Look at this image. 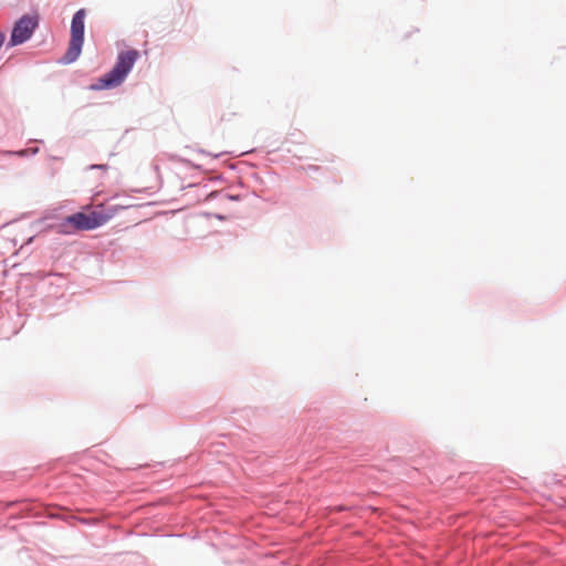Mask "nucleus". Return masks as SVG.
<instances>
[{
  "instance_id": "obj_3",
  "label": "nucleus",
  "mask_w": 566,
  "mask_h": 566,
  "mask_svg": "<svg viewBox=\"0 0 566 566\" xmlns=\"http://www.w3.org/2000/svg\"><path fill=\"white\" fill-rule=\"evenodd\" d=\"M36 27V17L23 15L20 18L12 29L9 45L15 46L29 40Z\"/></svg>"
},
{
  "instance_id": "obj_1",
  "label": "nucleus",
  "mask_w": 566,
  "mask_h": 566,
  "mask_svg": "<svg viewBox=\"0 0 566 566\" xmlns=\"http://www.w3.org/2000/svg\"><path fill=\"white\" fill-rule=\"evenodd\" d=\"M139 53L137 50H127L120 52L113 69L98 78L97 83L92 86L94 90H106L117 87L123 83L127 74L133 69Z\"/></svg>"
},
{
  "instance_id": "obj_6",
  "label": "nucleus",
  "mask_w": 566,
  "mask_h": 566,
  "mask_svg": "<svg viewBox=\"0 0 566 566\" xmlns=\"http://www.w3.org/2000/svg\"><path fill=\"white\" fill-rule=\"evenodd\" d=\"M4 40H6V34L3 32H0V48L2 46Z\"/></svg>"
},
{
  "instance_id": "obj_2",
  "label": "nucleus",
  "mask_w": 566,
  "mask_h": 566,
  "mask_svg": "<svg viewBox=\"0 0 566 566\" xmlns=\"http://www.w3.org/2000/svg\"><path fill=\"white\" fill-rule=\"evenodd\" d=\"M86 12L84 9H80L75 12L71 23V39L67 51L64 55L65 63L74 62L82 52L84 42V20Z\"/></svg>"
},
{
  "instance_id": "obj_4",
  "label": "nucleus",
  "mask_w": 566,
  "mask_h": 566,
  "mask_svg": "<svg viewBox=\"0 0 566 566\" xmlns=\"http://www.w3.org/2000/svg\"><path fill=\"white\" fill-rule=\"evenodd\" d=\"M56 230L61 234H72L76 231L93 230V227L86 212H76L60 222Z\"/></svg>"
},
{
  "instance_id": "obj_5",
  "label": "nucleus",
  "mask_w": 566,
  "mask_h": 566,
  "mask_svg": "<svg viewBox=\"0 0 566 566\" xmlns=\"http://www.w3.org/2000/svg\"><path fill=\"white\" fill-rule=\"evenodd\" d=\"M123 207H109L105 208L104 205L97 206L95 209L90 210L87 217L90 222L92 223L93 229H96L103 224H105L108 220H111Z\"/></svg>"
}]
</instances>
